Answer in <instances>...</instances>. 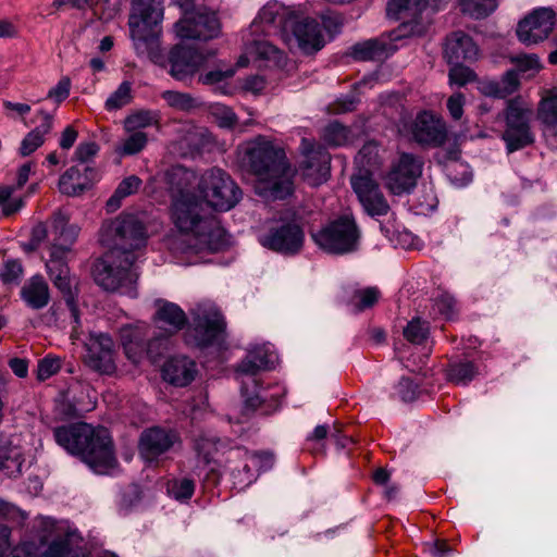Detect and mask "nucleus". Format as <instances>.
<instances>
[{
    "instance_id": "obj_1",
    "label": "nucleus",
    "mask_w": 557,
    "mask_h": 557,
    "mask_svg": "<svg viewBox=\"0 0 557 557\" xmlns=\"http://www.w3.org/2000/svg\"><path fill=\"white\" fill-rule=\"evenodd\" d=\"M175 1L183 9V16L174 25L177 37L209 40L219 35L221 25L215 12L206 8L191 9L190 0ZM162 20V0H133L128 25L134 48L137 54L154 63L162 60L159 41Z\"/></svg>"
},
{
    "instance_id": "obj_2",
    "label": "nucleus",
    "mask_w": 557,
    "mask_h": 557,
    "mask_svg": "<svg viewBox=\"0 0 557 557\" xmlns=\"http://www.w3.org/2000/svg\"><path fill=\"white\" fill-rule=\"evenodd\" d=\"M146 240L143 224L133 215L106 222L100 231V243L108 251L94 264L95 282L109 292L132 284L137 277L132 269L136 260L135 251L145 247Z\"/></svg>"
},
{
    "instance_id": "obj_3",
    "label": "nucleus",
    "mask_w": 557,
    "mask_h": 557,
    "mask_svg": "<svg viewBox=\"0 0 557 557\" xmlns=\"http://www.w3.org/2000/svg\"><path fill=\"white\" fill-rule=\"evenodd\" d=\"M26 513L16 506L0 499V557H66L81 537L65 521L39 518L34 537L12 547L11 530L3 522L21 524Z\"/></svg>"
},
{
    "instance_id": "obj_4",
    "label": "nucleus",
    "mask_w": 557,
    "mask_h": 557,
    "mask_svg": "<svg viewBox=\"0 0 557 557\" xmlns=\"http://www.w3.org/2000/svg\"><path fill=\"white\" fill-rule=\"evenodd\" d=\"M243 168L257 176L256 193L265 198L283 199L293 191V171L284 149L267 136L259 135L238 149Z\"/></svg>"
},
{
    "instance_id": "obj_5",
    "label": "nucleus",
    "mask_w": 557,
    "mask_h": 557,
    "mask_svg": "<svg viewBox=\"0 0 557 557\" xmlns=\"http://www.w3.org/2000/svg\"><path fill=\"white\" fill-rule=\"evenodd\" d=\"M54 438L66 451L79 456L97 474H112L117 468L112 438L104 428L87 423L60 426L54 430Z\"/></svg>"
},
{
    "instance_id": "obj_6",
    "label": "nucleus",
    "mask_w": 557,
    "mask_h": 557,
    "mask_svg": "<svg viewBox=\"0 0 557 557\" xmlns=\"http://www.w3.org/2000/svg\"><path fill=\"white\" fill-rule=\"evenodd\" d=\"M199 199L176 200L171 207V219L177 231L187 236L184 252L218 251L226 245L225 232L219 223L205 216Z\"/></svg>"
},
{
    "instance_id": "obj_7",
    "label": "nucleus",
    "mask_w": 557,
    "mask_h": 557,
    "mask_svg": "<svg viewBox=\"0 0 557 557\" xmlns=\"http://www.w3.org/2000/svg\"><path fill=\"white\" fill-rule=\"evenodd\" d=\"M275 361V355L267 346H259L248 351L245 359L237 366L235 377L240 385V396L243 399L244 412L249 414L255 412L262 405L277 407L280 399L284 395V389L275 386L274 393L260 386L258 372L269 369Z\"/></svg>"
},
{
    "instance_id": "obj_8",
    "label": "nucleus",
    "mask_w": 557,
    "mask_h": 557,
    "mask_svg": "<svg viewBox=\"0 0 557 557\" xmlns=\"http://www.w3.org/2000/svg\"><path fill=\"white\" fill-rule=\"evenodd\" d=\"M384 150L377 143H366L356 157L359 174L351 177V186L362 207L370 215L386 214L389 207L371 174L380 170Z\"/></svg>"
},
{
    "instance_id": "obj_9",
    "label": "nucleus",
    "mask_w": 557,
    "mask_h": 557,
    "mask_svg": "<svg viewBox=\"0 0 557 557\" xmlns=\"http://www.w3.org/2000/svg\"><path fill=\"white\" fill-rule=\"evenodd\" d=\"M200 198L215 210L228 211L240 200L242 190L225 171L212 168L200 176Z\"/></svg>"
},
{
    "instance_id": "obj_10",
    "label": "nucleus",
    "mask_w": 557,
    "mask_h": 557,
    "mask_svg": "<svg viewBox=\"0 0 557 557\" xmlns=\"http://www.w3.org/2000/svg\"><path fill=\"white\" fill-rule=\"evenodd\" d=\"M505 129L502 138L508 152H513L531 146L535 141V135L531 128L532 110L519 99L507 102L503 112Z\"/></svg>"
},
{
    "instance_id": "obj_11",
    "label": "nucleus",
    "mask_w": 557,
    "mask_h": 557,
    "mask_svg": "<svg viewBox=\"0 0 557 557\" xmlns=\"http://www.w3.org/2000/svg\"><path fill=\"white\" fill-rule=\"evenodd\" d=\"M315 244L326 252L344 255L358 249L360 231L351 216H342L312 234Z\"/></svg>"
},
{
    "instance_id": "obj_12",
    "label": "nucleus",
    "mask_w": 557,
    "mask_h": 557,
    "mask_svg": "<svg viewBox=\"0 0 557 557\" xmlns=\"http://www.w3.org/2000/svg\"><path fill=\"white\" fill-rule=\"evenodd\" d=\"M49 250V258L46 261L47 273L54 287H57L63 295L65 302L71 311L73 321L76 324L71 337L75 339L77 338L76 326L79 325V314L75 302L73 280L70 274V268L67 265L70 248L59 244H51Z\"/></svg>"
},
{
    "instance_id": "obj_13",
    "label": "nucleus",
    "mask_w": 557,
    "mask_h": 557,
    "mask_svg": "<svg viewBox=\"0 0 557 557\" xmlns=\"http://www.w3.org/2000/svg\"><path fill=\"white\" fill-rule=\"evenodd\" d=\"M193 325L185 334L188 345L205 347L220 339L224 330V321L213 305H198L193 310Z\"/></svg>"
},
{
    "instance_id": "obj_14",
    "label": "nucleus",
    "mask_w": 557,
    "mask_h": 557,
    "mask_svg": "<svg viewBox=\"0 0 557 557\" xmlns=\"http://www.w3.org/2000/svg\"><path fill=\"white\" fill-rule=\"evenodd\" d=\"M424 32V25L413 26L409 22H403L389 34V41L381 38L358 44L354 47V55L359 60H382L398 49V40L409 36H421Z\"/></svg>"
},
{
    "instance_id": "obj_15",
    "label": "nucleus",
    "mask_w": 557,
    "mask_h": 557,
    "mask_svg": "<svg viewBox=\"0 0 557 557\" xmlns=\"http://www.w3.org/2000/svg\"><path fill=\"white\" fill-rule=\"evenodd\" d=\"M399 131L419 144L434 147L442 146L447 139L445 122L431 111L420 112L411 122L403 120Z\"/></svg>"
},
{
    "instance_id": "obj_16",
    "label": "nucleus",
    "mask_w": 557,
    "mask_h": 557,
    "mask_svg": "<svg viewBox=\"0 0 557 557\" xmlns=\"http://www.w3.org/2000/svg\"><path fill=\"white\" fill-rule=\"evenodd\" d=\"M555 25V10L550 7H539L518 23L516 34L522 44L537 45L549 37Z\"/></svg>"
},
{
    "instance_id": "obj_17",
    "label": "nucleus",
    "mask_w": 557,
    "mask_h": 557,
    "mask_svg": "<svg viewBox=\"0 0 557 557\" xmlns=\"http://www.w3.org/2000/svg\"><path fill=\"white\" fill-rule=\"evenodd\" d=\"M422 161L413 154L401 153L385 175V186L394 195L409 194L422 174Z\"/></svg>"
},
{
    "instance_id": "obj_18",
    "label": "nucleus",
    "mask_w": 557,
    "mask_h": 557,
    "mask_svg": "<svg viewBox=\"0 0 557 557\" xmlns=\"http://www.w3.org/2000/svg\"><path fill=\"white\" fill-rule=\"evenodd\" d=\"M302 160L299 171L302 178L311 186H319L330 176L329 152L310 139L302 138L300 144Z\"/></svg>"
},
{
    "instance_id": "obj_19",
    "label": "nucleus",
    "mask_w": 557,
    "mask_h": 557,
    "mask_svg": "<svg viewBox=\"0 0 557 557\" xmlns=\"http://www.w3.org/2000/svg\"><path fill=\"white\" fill-rule=\"evenodd\" d=\"M284 40H295L299 49L305 53H313L321 50L325 45L324 35L320 23L313 17H301L286 20L284 25Z\"/></svg>"
},
{
    "instance_id": "obj_20",
    "label": "nucleus",
    "mask_w": 557,
    "mask_h": 557,
    "mask_svg": "<svg viewBox=\"0 0 557 557\" xmlns=\"http://www.w3.org/2000/svg\"><path fill=\"white\" fill-rule=\"evenodd\" d=\"M246 39L245 53L238 60L240 66H245L249 59L261 62L267 67L285 70L289 61L284 53L269 40L262 38V34L249 35Z\"/></svg>"
},
{
    "instance_id": "obj_21",
    "label": "nucleus",
    "mask_w": 557,
    "mask_h": 557,
    "mask_svg": "<svg viewBox=\"0 0 557 557\" xmlns=\"http://www.w3.org/2000/svg\"><path fill=\"white\" fill-rule=\"evenodd\" d=\"M86 364L103 374H112L115 369V347L112 338L103 333H90L85 343Z\"/></svg>"
},
{
    "instance_id": "obj_22",
    "label": "nucleus",
    "mask_w": 557,
    "mask_h": 557,
    "mask_svg": "<svg viewBox=\"0 0 557 557\" xmlns=\"http://www.w3.org/2000/svg\"><path fill=\"white\" fill-rule=\"evenodd\" d=\"M304 232L295 222H286L272 227L265 235L260 237L263 247L271 250L293 255L300 250L304 244Z\"/></svg>"
},
{
    "instance_id": "obj_23",
    "label": "nucleus",
    "mask_w": 557,
    "mask_h": 557,
    "mask_svg": "<svg viewBox=\"0 0 557 557\" xmlns=\"http://www.w3.org/2000/svg\"><path fill=\"white\" fill-rule=\"evenodd\" d=\"M206 58L190 46L177 44L169 53L170 74L178 82H188L203 65Z\"/></svg>"
},
{
    "instance_id": "obj_24",
    "label": "nucleus",
    "mask_w": 557,
    "mask_h": 557,
    "mask_svg": "<svg viewBox=\"0 0 557 557\" xmlns=\"http://www.w3.org/2000/svg\"><path fill=\"white\" fill-rule=\"evenodd\" d=\"M199 180L197 174L184 166H172L165 172L168 190L172 203L182 199L183 201L199 199Z\"/></svg>"
},
{
    "instance_id": "obj_25",
    "label": "nucleus",
    "mask_w": 557,
    "mask_h": 557,
    "mask_svg": "<svg viewBox=\"0 0 557 557\" xmlns=\"http://www.w3.org/2000/svg\"><path fill=\"white\" fill-rule=\"evenodd\" d=\"M293 17L294 15L284 5L278 2H270L260 10L258 16L250 24L249 35L270 36L281 32L284 37L286 34L284 32L285 21Z\"/></svg>"
},
{
    "instance_id": "obj_26",
    "label": "nucleus",
    "mask_w": 557,
    "mask_h": 557,
    "mask_svg": "<svg viewBox=\"0 0 557 557\" xmlns=\"http://www.w3.org/2000/svg\"><path fill=\"white\" fill-rule=\"evenodd\" d=\"M177 441V435L172 431L161 428H150L141 433L139 440L140 456L148 462L157 460L166 453Z\"/></svg>"
},
{
    "instance_id": "obj_27",
    "label": "nucleus",
    "mask_w": 557,
    "mask_h": 557,
    "mask_svg": "<svg viewBox=\"0 0 557 557\" xmlns=\"http://www.w3.org/2000/svg\"><path fill=\"white\" fill-rule=\"evenodd\" d=\"M198 373L196 362L186 356L170 358L163 366L162 374L165 381L175 386L190 384Z\"/></svg>"
},
{
    "instance_id": "obj_28",
    "label": "nucleus",
    "mask_w": 557,
    "mask_h": 557,
    "mask_svg": "<svg viewBox=\"0 0 557 557\" xmlns=\"http://www.w3.org/2000/svg\"><path fill=\"white\" fill-rule=\"evenodd\" d=\"M479 49L472 38L462 32H455L447 37L444 47V57L451 64H459L461 61L475 60Z\"/></svg>"
},
{
    "instance_id": "obj_29",
    "label": "nucleus",
    "mask_w": 557,
    "mask_h": 557,
    "mask_svg": "<svg viewBox=\"0 0 557 557\" xmlns=\"http://www.w3.org/2000/svg\"><path fill=\"white\" fill-rule=\"evenodd\" d=\"M97 173L89 165L70 168L59 181V189L66 196H78L96 180Z\"/></svg>"
},
{
    "instance_id": "obj_30",
    "label": "nucleus",
    "mask_w": 557,
    "mask_h": 557,
    "mask_svg": "<svg viewBox=\"0 0 557 557\" xmlns=\"http://www.w3.org/2000/svg\"><path fill=\"white\" fill-rule=\"evenodd\" d=\"M157 306L154 322L164 332V336H171L184 327L186 315L176 304L158 300Z\"/></svg>"
},
{
    "instance_id": "obj_31",
    "label": "nucleus",
    "mask_w": 557,
    "mask_h": 557,
    "mask_svg": "<svg viewBox=\"0 0 557 557\" xmlns=\"http://www.w3.org/2000/svg\"><path fill=\"white\" fill-rule=\"evenodd\" d=\"M21 298L32 309H42L50 300L48 283L41 275H34L21 289Z\"/></svg>"
},
{
    "instance_id": "obj_32",
    "label": "nucleus",
    "mask_w": 557,
    "mask_h": 557,
    "mask_svg": "<svg viewBox=\"0 0 557 557\" xmlns=\"http://www.w3.org/2000/svg\"><path fill=\"white\" fill-rule=\"evenodd\" d=\"M428 8V0H389L387 15L395 20H406L416 26L422 25L417 17Z\"/></svg>"
},
{
    "instance_id": "obj_33",
    "label": "nucleus",
    "mask_w": 557,
    "mask_h": 557,
    "mask_svg": "<svg viewBox=\"0 0 557 557\" xmlns=\"http://www.w3.org/2000/svg\"><path fill=\"white\" fill-rule=\"evenodd\" d=\"M38 114L41 116L42 122L22 139L18 147V154L21 157H27L41 147L45 143L46 135L49 134L52 128V115L42 110L39 111Z\"/></svg>"
},
{
    "instance_id": "obj_34",
    "label": "nucleus",
    "mask_w": 557,
    "mask_h": 557,
    "mask_svg": "<svg viewBox=\"0 0 557 557\" xmlns=\"http://www.w3.org/2000/svg\"><path fill=\"white\" fill-rule=\"evenodd\" d=\"M51 223L54 234L52 244H59L71 249L79 235L81 227L77 224H70V218L61 211L53 214Z\"/></svg>"
},
{
    "instance_id": "obj_35",
    "label": "nucleus",
    "mask_w": 557,
    "mask_h": 557,
    "mask_svg": "<svg viewBox=\"0 0 557 557\" xmlns=\"http://www.w3.org/2000/svg\"><path fill=\"white\" fill-rule=\"evenodd\" d=\"M23 462L21 449L12 446L7 438H0V473L15 476L21 473Z\"/></svg>"
},
{
    "instance_id": "obj_36",
    "label": "nucleus",
    "mask_w": 557,
    "mask_h": 557,
    "mask_svg": "<svg viewBox=\"0 0 557 557\" xmlns=\"http://www.w3.org/2000/svg\"><path fill=\"white\" fill-rule=\"evenodd\" d=\"M537 120L543 126L544 134L557 136V96H548L541 100Z\"/></svg>"
},
{
    "instance_id": "obj_37",
    "label": "nucleus",
    "mask_w": 557,
    "mask_h": 557,
    "mask_svg": "<svg viewBox=\"0 0 557 557\" xmlns=\"http://www.w3.org/2000/svg\"><path fill=\"white\" fill-rule=\"evenodd\" d=\"M160 122V114L153 110H137L129 113L124 122L125 132H143L144 128L150 126H158Z\"/></svg>"
},
{
    "instance_id": "obj_38",
    "label": "nucleus",
    "mask_w": 557,
    "mask_h": 557,
    "mask_svg": "<svg viewBox=\"0 0 557 557\" xmlns=\"http://www.w3.org/2000/svg\"><path fill=\"white\" fill-rule=\"evenodd\" d=\"M243 461L242 469L231 468V474L234 480V485L239 490L249 486L257 479V466L259 462L258 457L240 458Z\"/></svg>"
},
{
    "instance_id": "obj_39",
    "label": "nucleus",
    "mask_w": 557,
    "mask_h": 557,
    "mask_svg": "<svg viewBox=\"0 0 557 557\" xmlns=\"http://www.w3.org/2000/svg\"><path fill=\"white\" fill-rule=\"evenodd\" d=\"M322 138L331 147H341L351 144L354 141V134L346 126L333 122L323 129Z\"/></svg>"
},
{
    "instance_id": "obj_40",
    "label": "nucleus",
    "mask_w": 557,
    "mask_h": 557,
    "mask_svg": "<svg viewBox=\"0 0 557 557\" xmlns=\"http://www.w3.org/2000/svg\"><path fill=\"white\" fill-rule=\"evenodd\" d=\"M120 336L127 358L133 362H138L143 352L138 332L132 326H124L120 331Z\"/></svg>"
},
{
    "instance_id": "obj_41",
    "label": "nucleus",
    "mask_w": 557,
    "mask_h": 557,
    "mask_svg": "<svg viewBox=\"0 0 557 557\" xmlns=\"http://www.w3.org/2000/svg\"><path fill=\"white\" fill-rule=\"evenodd\" d=\"M140 184V178L135 175L124 178L116 187L114 194L107 201L108 209L111 211L116 210L120 207L122 199L136 193Z\"/></svg>"
},
{
    "instance_id": "obj_42",
    "label": "nucleus",
    "mask_w": 557,
    "mask_h": 557,
    "mask_svg": "<svg viewBox=\"0 0 557 557\" xmlns=\"http://www.w3.org/2000/svg\"><path fill=\"white\" fill-rule=\"evenodd\" d=\"M498 7V0H462L461 11L469 16L480 20L488 16Z\"/></svg>"
},
{
    "instance_id": "obj_43",
    "label": "nucleus",
    "mask_w": 557,
    "mask_h": 557,
    "mask_svg": "<svg viewBox=\"0 0 557 557\" xmlns=\"http://www.w3.org/2000/svg\"><path fill=\"white\" fill-rule=\"evenodd\" d=\"M476 374L478 370L470 361L456 362L450 364L447 369L448 381L458 385L468 384Z\"/></svg>"
},
{
    "instance_id": "obj_44",
    "label": "nucleus",
    "mask_w": 557,
    "mask_h": 557,
    "mask_svg": "<svg viewBox=\"0 0 557 557\" xmlns=\"http://www.w3.org/2000/svg\"><path fill=\"white\" fill-rule=\"evenodd\" d=\"M128 136L121 140L115 151L120 156H133L140 152L148 143L147 134L144 132H126Z\"/></svg>"
},
{
    "instance_id": "obj_45",
    "label": "nucleus",
    "mask_w": 557,
    "mask_h": 557,
    "mask_svg": "<svg viewBox=\"0 0 557 557\" xmlns=\"http://www.w3.org/2000/svg\"><path fill=\"white\" fill-rule=\"evenodd\" d=\"M196 450L199 462L208 467L210 472H215L213 457L218 451V442L214 438L201 437L196 442Z\"/></svg>"
},
{
    "instance_id": "obj_46",
    "label": "nucleus",
    "mask_w": 557,
    "mask_h": 557,
    "mask_svg": "<svg viewBox=\"0 0 557 557\" xmlns=\"http://www.w3.org/2000/svg\"><path fill=\"white\" fill-rule=\"evenodd\" d=\"M161 97L169 107L178 111H190L198 107L197 100L186 92L166 90Z\"/></svg>"
},
{
    "instance_id": "obj_47",
    "label": "nucleus",
    "mask_w": 557,
    "mask_h": 557,
    "mask_svg": "<svg viewBox=\"0 0 557 557\" xmlns=\"http://www.w3.org/2000/svg\"><path fill=\"white\" fill-rule=\"evenodd\" d=\"M132 101V85L129 82H123L117 89L106 100L108 111L119 110Z\"/></svg>"
},
{
    "instance_id": "obj_48",
    "label": "nucleus",
    "mask_w": 557,
    "mask_h": 557,
    "mask_svg": "<svg viewBox=\"0 0 557 557\" xmlns=\"http://www.w3.org/2000/svg\"><path fill=\"white\" fill-rule=\"evenodd\" d=\"M169 494L177 500L189 499L195 491V483L190 479L174 480L168 485Z\"/></svg>"
},
{
    "instance_id": "obj_49",
    "label": "nucleus",
    "mask_w": 557,
    "mask_h": 557,
    "mask_svg": "<svg viewBox=\"0 0 557 557\" xmlns=\"http://www.w3.org/2000/svg\"><path fill=\"white\" fill-rule=\"evenodd\" d=\"M428 334L429 326L419 318H413L404 330V336L413 344H421Z\"/></svg>"
},
{
    "instance_id": "obj_50",
    "label": "nucleus",
    "mask_w": 557,
    "mask_h": 557,
    "mask_svg": "<svg viewBox=\"0 0 557 557\" xmlns=\"http://www.w3.org/2000/svg\"><path fill=\"white\" fill-rule=\"evenodd\" d=\"M211 114L220 127L232 128L237 123V116L235 112L230 107L224 104H213L211 107Z\"/></svg>"
},
{
    "instance_id": "obj_51",
    "label": "nucleus",
    "mask_w": 557,
    "mask_h": 557,
    "mask_svg": "<svg viewBox=\"0 0 557 557\" xmlns=\"http://www.w3.org/2000/svg\"><path fill=\"white\" fill-rule=\"evenodd\" d=\"M23 274V267L17 260H7L0 269V277L3 283H17Z\"/></svg>"
},
{
    "instance_id": "obj_52",
    "label": "nucleus",
    "mask_w": 557,
    "mask_h": 557,
    "mask_svg": "<svg viewBox=\"0 0 557 557\" xmlns=\"http://www.w3.org/2000/svg\"><path fill=\"white\" fill-rule=\"evenodd\" d=\"M72 82L69 76H63L55 86L49 89L47 99L59 106L62 103L71 92Z\"/></svg>"
},
{
    "instance_id": "obj_53",
    "label": "nucleus",
    "mask_w": 557,
    "mask_h": 557,
    "mask_svg": "<svg viewBox=\"0 0 557 557\" xmlns=\"http://www.w3.org/2000/svg\"><path fill=\"white\" fill-rule=\"evenodd\" d=\"M61 368V360L57 357L47 356L38 361L37 379L45 381L54 375Z\"/></svg>"
},
{
    "instance_id": "obj_54",
    "label": "nucleus",
    "mask_w": 557,
    "mask_h": 557,
    "mask_svg": "<svg viewBox=\"0 0 557 557\" xmlns=\"http://www.w3.org/2000/svg\"><path fill=\"white\" fill-rule=\"evenodd\" d=\"M181 132L184 133V137L180 141L182 148H186L188 151H193L199 148L201 133L197 127L190 124H186L182 126Z\"/></svg>"
},
{
    "instance_id": "obj_55",
    "label": "nucleus",
    "mask_w": 557,
    "mask_h": 557,
    "mask_svg": "<svg viewBox=\"0 0 557 557\" xmlns=\"http://www.w3.org/2000/svg\"><path fill=\"white\" fill-rule=\"evenodd\" d=\"M232 455H234L237 458H249V457H258L260 460L258 462V466L256 468L257 474L260 471H265L270 469L273 465V456L269 453H248L243 451L240 449H236L234 451H231Z\"/></svg>"
},
{
    "instance_id": "obj_56",
    "label": "nucleus",
    "mask_w": 557,
    "mask_h": 557,
    "mask_svg": "<svg viewBox=\"0 0 557 557\" xmlns=\"http://www.w3.org/2000/svg\"><path fill=\"white\" fill-rule=\"evenodd\" d=\"M397 394L403 401H412L419 395V387L410 379L403 377L397 386Z\"/></svg>"
},
{
    "instance_id": "obj_57",
    "label": "nucleus",
    "mask_w": 557,
    "mask_h": 557,
    "mask_svg": "<svg viewBox=\"0 0 557 557\" xmlns=\"http://www.w3.org/2000/svg\"><path fill=\"white\" fill-rule=\"evenodd\" d=\"M98 150L99 147L94 141L81 143L75 149L74 160L81 162L82 164H86L98 153Z\"/></svg>"
},
{
    "instance_id": "obj_58",
    "label": "nucleus",
    "mask_w": 557,
    "mask_h": 557,
    "mask_svg": "<svg viewBox=\"0 0 557 557\" xmlns=\"http://www.w3.org/2000/svg\"><path fill=\"white\" fill-rule=\"evenodd\" d=\"M455 305L456 302L454 297L445 293L436 298L433 309L436 310L438 314L449 319L455 312Z\"/></svg>"
},
{
    "instance_id": "obj_59",
    "label": "nucleus",
    "mask_w": 557,
    "mask_h": 557,
    "mask_svg": "<svg viewBox=\"0 0 557 557\" xmlns=\"http://www.w3.org/2000/svg\"><path fill=\"white\" fill-rule=\"evenodd\" d=\"M474 78L473 72L459 64H454L449 71V82L458 86H463Z\"/></svg>"
},
{
    "instance_id": "obj_60",
    "label": "nucleus",
    "mask_w": 557,
    "mask_h": 557,
    "mask_svg": "<svg viewBox=\"0 0 557 557\" xmlns=\"http://www.w3.org/2000/svg\"><path fill=\"white\" fill-rule=\"evenodd\" d=\"M329 434V429L326 425H317L311 434L307 436V442L311 444L309 449L312 453L323 451L322 441L326 438Z\"/></svg>"
},
{
    "instance_id": "obj_61",
    "label": "nucleus",
    "mask_w": 557,
    "mask_h": 557,
    "mask_svg": "<svg viewBox=\"0 0 557 557\" xmlns=\"http://www.w3.org/2000/svg\"><path fill=\"white\" fill-rule=\"evenodd\" d=\"M320 27L325 30L329 35L337 33L342 26V17L335 13H325L320 16Z\"/></svg>"
},
{
    "instance_id": "obj_62",
    "label": "nucleus",
    "mask_w": 557,
    "mask_h": 557,
    "mask_svg": "<svg viewBox=\"0 0 557 557\" xmlns=\"http://www.w3.org/2000/svg\"><path fill=\"white\" fill-rule=\"evenodd\" d=\"M267 86V82L263 76L260 75H251L246 77L242 82V89L245 92H250L252 95H260Z\"/></svg>"
},
{
    "instance_id": "obj_63",
    "label": "nucleus",
    "mask_w": 557,
    "mask_h": 557,
    "mask_svg": "<svg viewBox=\"0 0 557 557\" xmlns=\"http://www.w3.org/2000/svg\"><path fill=\"white\" fill-rule=\"evenodd\" d=\"M499 82L504 98L515 92L519 87V78L516 71H507Z\"/></svg>"
},
{
    "instance_id": "obj_64",
    "label": "nucleus",
    "mask_w": 557,
    "mask_h": 557,
    "mask_svg": "<svg viewBox=\"0 0 557 557\" xmlns=\"http://www.w3.org/2000/svg\"><path fill=\"white\" fill-rule=\"evenodd\" d=\"M465 97L457 92L451 95L447 100V109L454 120H460L463 114Z\"/></svg>"
}]
</instances>
